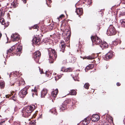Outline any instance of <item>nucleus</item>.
Listing matches in <instances>:
<instances>
[{"mask_svg":"<svg viewBox=\"0 0 125 125\" xmlns=\"http://www.w3.org/2000/svg\"><path fill=\"white\" fill-rule=\"evenodd\" d=\"M47 50L49 55V62L50 63H53L57 57V52L55 50L51 48H48Z\"/></svg>","mask_w":125,"mask_h":125,"instance_id":"nucleus-1","label":"nucleus"},{"mask_svg":"<svg viewBox=\"0 0 125 125\" xmlns=\"http://www.w3.org/2000/svg\"><path fill=\"white\" fill-rule=\"evenodd\" d=\"M34 105L28 106L24 108L22 110L21 112L23 116L28 117L30 115L31 113L35 108Z\"/></svg>","mask_w":125,"mask_h":125,"instance_id":"nucleus-2","label":"nucleus"},{"mask_svg":"<svg viewBox=\"0 0 125 125\" xmlns=\"http://www.w3.org/2000/svg\"><path fill=\"white\" fill-rule=\"evenodd\" d=\"M22 49V46H21V45H19L17 47V49L16 50V52H15V47L14 46H12L11 48H10L7 51V53L9 54V53H10L11 52H13L14 53L15 52V54H20L21 52V51Z\"/></svg>","mask_w":125,"mask_h":125,"instance_id":"nucleus-3","label":"nucleus"},{"mask_svg":"<svg viewBox=\"0 0 125 125\" xmlns=\"http://www.w3.org/2000/svg\"><path fill=\"white\" fill-rule=\"evenodd\" d=\"M29 89V87L27 86L21 90L19 93L20 97L22 98H24L28 93V91Z\"/></svg>","mask_w":125,"mask_h":125,"instance_id":"nucleus-4","label":"nucleus"},{"mask_svg":"<svg viewBox=\"0 0 125 125\" xmlns=\"http://www.w3.org/2000/svg\"><path fill=\"white\" fill-rule=\"evenodd\" d=\"M116 33L115 28L112 25H110L107 30V34L109 36H111L115 35Z\"/></svg>","mask_w":125,"mask_h":125,"instance_id":"nucleus-5","label":"nucleus"},{"mask_svg":"<svg viewBox=\"0 0 125 125\" xmlns=\"http://www.w3.org/2000/svg\"><path fill=\"white\" fill-rule=\"evenodd\" d=\"M41 52L39 51H37L33 54V57L34 60L37 63L39 62L41 56Z\"/></svg>","mask_w":125,"mask_h":125,"instance_id":"nucleus-6","label":"nucleus"},{"mask_svg":"<svg viewBox=\"0 0 125 125\" xmlns=\"http://www.w3.org/2000/svg\"><path fill=\"white\" fill-rule=\"evenodd\" d=\"M91 38L93 42L94 43L96 44L100 45L102 42L100 39L96 36H92Z\"/></svg>","mask_w":125,"mask_h":125,"instance_id":"nucleus-7","label":"nucleus"},{"mask_svg":"<svg viewBox=\"0 0 125 125\" xmlns=\"http://www.w3.org/2000/svg\"><path fill=\"white\" fill-rule=\"evenodd\" d=\"M76 102V101L75 100H74L72 99H67V100L65 101V103L67 104L68 106H72L74 105Z\"/></svg>","mask_w":125,"mask_h":125,"instance_id":"nucleus-8","label":"nucleus"},{"mask_svg":"<svg viewBox=\"0 0 125 125\" xmlns=\"http://www.w3.org/2000/svg\"><path fill=\"white\" fill-rule=\"evenodd\" d=\"M20 39L19 36L17 34H13L11 36V39L13 42H17Z\"/></svg>","mask_w":125,"mask_h":125,"instance_id":"nucleus-9","label":"nucleus"},{"mask_svg":"<svg viewBox=\"0 0 125 125\" xmlns=\"http://www.w3.org/2000/svg\"><path fill=\"white\" fill-rule=\"evenodd\" d=\"M113 53L112 52H109L107 53L105 56L104 58L105 60H107L111 59L112 57Z\"/></svg>","mask_w":125,"mask_h":125,"instance_id":"nucleus-10","label":"nucleus"},{"mask_svg":"<svg viewBox=\"0 0 125 125\" xmlns=\"http://www.w3.org/2000/svg\"><path fill=\"white\" fill-rule=\"evenodd\" d=\"M20 77L17 78L16 79V82L18 84V86H22L24 85L25 83V81L22 80H20Z\"/></svg>","mask_w":125,"mask_h":125,"instance_id":"nucleus-11","label":"nucleus"},{"mask_svg":"<svg viewBox=\"0 0 125 125\" xmlns=\"http://www.w3.org/2000/svg\"><path fill=\"white\" fill-rule=\"evenodd\" d=\"M82 1L83 4H85V6L88 7L92 3V0H81Z\"/></svg>","mask_w":125,"mask_h":125,"instance_id":"nucleus-12","label":"nucleus"},{"mask_svg":"<svg viewBox=\"0 0 125 125\" xmlns=\"http://www.w3.org/2000/svg\"><path fill=\"white\" fill-rule=\"evenodd\" d=\"M61 45L60 47L61 48V51L62 52H64L66 47V45L64 41H61L60 42Z\"/></svg>","mask_w":125,"mask_h":125,"instance_id":"nucleus-13","label":"nucleus"},{"mask_svg":"<svg viewBox=\"0 0 125 125\" xmlns=\"http://www.w3.org/2000/svg\"><path fill=\"white\" fill-rule=\"evenodd\" d=\"M100 119L99 116L97 114L93 115L91 118L92 120L94 122H97Z\"/></svg>","mask_w":125,"mask_h":125,"instance_id":"nucleus-14","label":"nucleus"},{"mask_svg":"<svg viewBox=\"0 0 125 125\" xmlns=\"http://www.w3.org/2000/svg\"><path fill=\"white\" fill-rule=\"evenodd\" d=\"M100 47L103 49L107 48L108 47V44L105 42H102L100 45Z\"/></svg>","mask_w":125,"mask_h":125,"instance_id":"nucleus-15","label":"nucleus"},{"mask_svg":"<svg viewBox=\"0 0 125 125\" xmlns=\"http://www.w3.org/2000/svg\"><path fill=\"white\" fill-rule=\"evenodd\" d=\"M41 40V39L38 36L34 37L33 38L32 41L34 43H37L38 42H39Z\"/></svg>","mask_w":125,"mask_h":125,"instance_id":"nucleus-16","label":"nucleus"},{"mask_svg":"<svg viewBox=\"0 0 125 125\" xmlns=\"http://www.w3.org/2000/svg\"><path fill=\"white\" fill-rule=\"evenodd\" d=\"M48 90L46 89H43L41 93V96L42 97H44L47 94Z\"/></svg>","mask_w":125,"mask_h":125,"instance_id":"nucleus-17","label":"nucleus"},{"mask_svg":"<svg viewBox=\"0 0 125 125\" xmlns=\"http://www.w3.org/2000/svg\"><path fill=\"white\" fill-rule=\"evenodd\" d=\"M19 3H18L17 0H14L11 3V6L13 8H15L18 6Z\"/></svg>","mask_w":125,"mask_h":125,"instance_id":"nucleus-18","label":"nucleus"},{"mask_svg":"<svg viewBox=\"0 0 125 125\" xmlns=\"http://www.w3.org/2000/svg\"><path fill=\"white\" fill-rule=\"evenodd\" d=\"M69 107L68 106L67 104L65 103V101L62 104V106L60 107V108L61 110L63 111L65 109L68 108Z\"/></svg>","mask_w":125,"mask_h":125,"instance_id":"nucleus-19","label":"nucleus"},{"mask_svg":"<svg viewBox=\"0 0 125 125\" xmlns=\"http://www.w3.org/2000/svg\"><path fill=\"white\" fill-rule=\"evenodd\" d=\"M75 12L79 16L82 15L83 13V9L82 8H76Z\"/></svg>","mask_w":125,"mask_h":125,"instance_id":"nucleus-20","label":"nucleus"},{"mask_svg":"<svg viewBox=\"0 0 125 125\" xmlns=\"http://www.w3.org/2000/svg\"><path fill=\"white\" fill-rule=\"evenodd\" d=\"M90 122L89 119L88 118H86L84 120L81 122V123L84 125H86L88 124Z\"/></svg>","mask_w":125,"mask_h":125,"instance_id":"nucleus-21","label":"nucleus"},{"mask_svg":"<svg viewBox=\"0 0 125 125\" xmlns=\"http://www.w3.org/2000/svg\"><path fill=\"white\" fill-rule=\"evenodd\" d=\"M58 91L57 89L52 91L51 93V95L53 97H56L58 93Z\"/></svg>","mask_w":125,"mask_h":125,"instance_id":"nucleus-22","label":"nucleus"},{"mask_svg":"<svg viewBox=\"0 0 125 125\" xmlns=\"http://www.w3.org/2000/svg\"><path fill=\"white\" fill-rule=\"evenodd\" d=\"M31 91L32 92V96L33 97H34V96L35 95H38V94L37 93V91L36 87H35L34 89H32Z\"/></svg>","mask_w":125,"mask_h":125,"instance_id":"nucleus-23","label":"nucleus"},{"mask_svg":"<svg viewBox=\"0 0 125 125\" xmlns=\"http://www.w3.org/2000/svg\"><path fill=\"white\" fill-rule=\"evenodd\" d=\"M94 65L93 64H89L88 66H87L85 69L86 72L87 71L86 70L88 71L90 69H92L94 67Z\"/></svg>","mask_w":125,"mask_h":125,"instance_id":"nucleus-24","label":"nucleus"},{"mask_svg":"<svg viewBox=\"0 0 125 125\" xmlns=\"http://www.w3.org/2000/svg\"><path fill=\"white\" fill-rule=\"evenodd\" d=\"M76 57L74 56H72L69 60V62L74 63L76 62Z\"/></svg>","mask_w":125,"mask_h":125,"instance_id":"nucleus-25","label":"nucleus"},{"mask_svg":"<svg viewBox=\"0 0 125 125\" xmlns=\"http://www.w3.org/2000/svg\"><path fill=\"white\" fill-rule=\"evenodd\" d=\"M121 42V41L119 40H116L114 41L113 42V44L114 45L116 46L118 43L119 44H120Z\"/></svg>","mask_w":125,"mask_h":125,"instance_id":"nucleus-26","label":"nucleus"},{"mask_svg":"<svg viewBox=\"0 0 125 125\" xmlns=\"http://www.w3.org/2000/svg\"><path fill=\"white\" fill-rule=\"evenodd\" d=\"M95 57L94 55L91 56L85 57L83 59H87L88 60H92L94 59Z\"/></svg>","mask_w":125,"mask_h":125,"instance_id":"nucleus-27","label":"nucleus"},{"mask_svg":"<svg viewBox=\"0 0 125 125\" xmlns=\"http://www.w3.org/2000/svg\"><path fill=\"white\" fill-rule=\"evenodd\" d=\"M100 21L98 22V23L97 25H96L95 26V29H96V30L97 31H98L100 29V24L101 23H100Z\"/></svg>","mask_w":125,"mask_h":125,"instance_id":"nucleus-28","label":"nucleus"},{"mask_svg":"<svg viewBox=\"0 0 125 125\" xmlns=\"http://www.w3.org/2000/svg\"><path fill=\"white\" fill-rule=\"evenodd\" d=\"M65 34L66 35V36L67 37L66 38H67L68 39V40L71 36L70 31L68 30L67 31V33H65Z\"/></svg>","mask_w":125,"mask_h":125,"instance_id":"nucleus-29","label":"nucleus"},{"mask_svg":"<svg viewBox=\"0 0 125 125\" xmlns=\"http://www.w3.org/2000/svg\"><path fill=\"white\" fill-rule=\"evenodd\" d=\"M120 22L122 26L123 27H125V19L121 20Z\"/></svg>","mask_w":125,"mask_h":125,"instance_id":"nucleus-30","label":"nucleus"},{"mask_svg":"<svg viewBox=\"0 0 125 125\" xmlns=\"http://www.w3.org/2000/svg\"><path fill=\"white\" fill-rule=\"evenodd\" d=\"M51 111L52 114H53L56 115H57L58 114L56 109L55 108H52L51 110Z\"/></svg>","mask_w":125,"mask_h":125,"instance_id":"nucleus-31","label":"nucleus"},{"mask_svg":"<svg viewBox=\"0 0 125 125\" xmlns=\"http://www.w3.org/2000/svg\"><path fill=\"white\" fill-rule=\"evenodd\" d=\"M6 121L5 119H1L0 121V125H4L5 121Z\"/></svg>","mask_w":125,"mask_h":125,"instance_id":"nucleus-32","label":"nucleus"},{"mask_svg":"<svg viewBox=\"0 0 125 125\" xmlns=\"http://www.w3.org/2000/svg\"><path fill=\"white\" fill-rule=\"evenodd\" d=\"M76 94V91L73 90H71L70 92V94L71 95H75Z\"/></svg>","mask_w":125,"mask_h":125,"instance_id":"nucleus-33","label":"nucleus"},{"mask_svg":"<svg viewBox=\"0 0 125 125\" xmlns=\"http://www.w3.org/2000/svg\"><path fill=\"white\" fill-rule=\"evenodd\" d=\"M73 70V69L71 68H69L64 70V71L66 72H72Z\"/></svg>","mask_w":125,"mask_h":125,"instance_id":"nucleus-34","label":"nucleus"},{"mask_svg":"<svg viewBox=\"0 0 125 125\" xmlns=\"http://www.w3.org/2000/svg\"><path fill=\"white\" fill-rule=\"evenodd\" d=\"M5 21L4 19L2 18L1 17H0V22L2 24L4 25L5 24Z\"/></svg>","mask_w":125,"mask_h":125,"instance_id":"nucleus-35","label":"nucleus"},{"mask_svg":"<svg viewBox=\"0 0 125 125\" xmlns=\"http://www.w3.org/2000/svg\"><path fill=\"white\" fill-rule=\"evenodd\" d=\"M5 86V83L3 82H0V87L1 89H3Z\"/></svg>","mask_w":125,"mask_h":125,"instance_id":"nucleus-36","label":"nucleus"},{"mask_svg":"<svg viewBox=\"0 0 125 125\" xmlns=\"http://www.w3.org/2000/svg\"><path fill=\"white\" fill-rule=\"evenodd\" d=\"M90 85L88 83H85L84 86V87L86 89H89Z\"/></svg>","mask_w":125,"mask_h":125,"instance_id":"nucleus-37","label":"nucleus"},{"mask_svg":"<svg viewBox=\"0 0 125 125\" xmlns=\"http://www.w3.org/2000/svg\"><path fill=\"white\" fill-rule=\"evenodd\" d=\"M16 95V94H15L14 95L10 97L11 99L13 100L14 101L16 100L17 97L15 95Z\"/></svg>","mask_w":125,"mask_h":125,"instance_id":"nucleus-38","label":"nucleus"},{"mask_svg":"<svg viewBox=\"0 0 125 125\" xmlns=\"http://www.w3.org/2000/svg\"><path fill=\"white\" fill-rule=\"evenodd\" d=\"M36 122L35 120H32L30 122V124L31 125H36Z\"/></svg>","mask_w":125,"mask_h":125,"instance_id":"nucleus-39","label":"nucleus"},{"mask_svg":"<svg viewBox=\"0 0 125 125\" xmlns=\"http://www.w3.org/2000/svg\"><path fill=\"white\" fill-rule=\"evenodd\" d=\"M122 3V4H125V0H119V5L120 4Z\"/></svg>","mask_w":125,"mask_h":125,"instance_id":"nucleus-40","label":"nucleus"},{"mask_svg":"<svg viewBox=\"0 0 125 125\" xmlns=\"http://www.w3.org/2000/svg\"><path fill=\"white\" fill-rule=\"evenodd\" d=\"M14 125H20V122H19L18 121L14 122L13 124Z\"/></svg>","mask_w":125,"mask_h":125,"instance_id":"nucleus-41","label":"nucleus"},{"mask_svg":"<svg viewBox=\"0 0 125 125\" xmlns=\"http://www.w3.org/2000/svg\"><path fill=\"white\" fill-rule=\"evenodd\" d=\"M3 10L2 8L0 9V17L2 16L3 15Z\"/></svg>","mask_w":125,"mask_h":125,"instance_id":"nucleus-42","label":"nucleus"},{"mask_svg":"<svg viewBox=\"0 0 125 125\" xmlns=\"http://www.w3.org/2000/svg\"><path fill=\"white\" fill-rule=\"evenodd\" d=\"M32 27L33 29H38L39 28V26L37 24L33 26H32Z\"/></svg>","mask_w":125,"mask_h":125,"instance_id":"nucleus-43","label":"nucleus"},{"mask_svg":"<svg viewBox=\"0 0 125 125\" xmlns=\"http://www.w3.org/2000/svg\"><path fill=\"white\" fill-rule=\"evenodd\" d=\"M13 95L12 93H11L10 94H8L6 95L5 96V97L6 98H9L12 95Z\"/></svg>","mask_w":125,"mask_h":125,"instance_id":"nucleus-44","label":"nucleus"},{"mask_svg":"<svg viewBox=\"0 0 125 125\" xmlns=\"http://www.w3.org/2000/svg\"><path fill=\"white\" fill-rule=\"evenodd\" d=\"M125 13L123 12H120L119 14V16L120 17L121 16H123L125 14Z\"/></svg>","mask_w":125,"mask_h":125,"instance_id":"nucleus-45","label":"nucleus"},{"mask_svg":"<svg viewBox=\"0 0 125 125\" xmlns=\"http://www.w3.org/2000/svg\"><path fill=\"white\" fill-rule=\"evenodd\" d=\"M46 0V4L48 6H49L48 4V2H49L50 3H51L52 2L51 0Z\"/></svg>","mask_w":125,"mask_h":125,"instance_id":"nucleus-46","label":"nucleus"},{"mask_svg":"<svg viewBox=\"0 0 125 125\" xmlns=\"http://www.w3.org/2000/svg\"><path fill=\"white\" fill-rule=\"evenodd\" d=\"M64 17V16L63 14H62L59 17L58 19H62V18Z\"/></svg>","mask_w":125,"mask_h":125,"instance_id":"nucleus-47","label":"nucleus"},{"mask_svg":"<svg viewBox=\"0 0 125 125\" xmlns=\"http://www.w3.org/2000/svg\"><path fill=\"white\" fill-rule=\"evenodd\" d=\"M62 63L63 64H65L66 63H67V60L66 59H65L63 60V61H62Z\"/></svg>","mask_w":125,"mask_h":125,"instance_id":"nucleus-48","label":"nucleus"},{"mask_svg":"<svg viewBox=\"0 0 125 125\" xmlns=\"http://www.w3.org/2000/svg\"><path fill=\"white\" fill-rule=\"evenodd\" d=\"M39 70H40V72L41 74L43 73V71L42 69H40V68Z\"/></svg>","mask_w":125,"mask_h":125,"instance_id":"nucleus-49","label":"nucleus"},{"mask_svg":"<svg viewBox=\"0 0 125 125\" xmlns=\"http://www.w3.org/2000/svg\"><path fill=\"white\" fill-rule=\"evenodd\" d=\"M55 79L56 81L58 80L59 79V77L58 76H55Z\"/></svg>","mask_w":125,"mask_h":125,"instance_id":"nucleus-50","label":"nucleus"},{"mask_svg":"<svg viewBox=\"0 0 125 125\" xmlns=\"http://www.w3.org/2000/svg\"><path fill=\"white\" fill-rule=\"evenodd\" d=\"M116 85L117 86H119L120 85L121 83L119 82H117L116 83Z\"/></svg>","mask_w":125,"mask_h":125,"instance_id":"nucleus-51","label":"nucleus"},{"mask_svg":"<svg viewBox=\"0 0 125 125\" xmlns=\"http://www.w3.org/2000/svg\"><path fill=\"white\" fill-rule=\"evenodd\" d=\"M5 26L6 27H7L8 25H9V23H5Z\"/></svg>","mask_w":125,"mask_h":125,"instance_id":"nucleus-52","label":"nucleus"},{"mask_svg":"<svg viewBox=\"0 0 125 125\" xmlns=\"http://www.w3.org/2000/svg\"><path fill=\"white\" fill-rule=\"evenodd\" d=\"M109 123H108L107 122H105L104 124V125H109Z\"/></svg>","mask_w":125,"mask_h":125,"instance_id":"nucleus-53","label":"nucleus"},{"mask_svg":"<svg viewBox=\"0 0 125 125\" xmlns=\"http://www.w3.org/2000/svg\"><path fill=\"white\" fill-rule=\"evenodd\" d=\"M24 3H26V2L27 0H21Z\"/></svg>","mask_w":125,"mask_h":125,"instance_id":"nucleus-54","label":"nucleus"},{"mask_svg":"<svg viewBox=\"0 0 125 125\" xmlns=\"http://www.w3.org/2000/svg\"><path fill=\"white\" fill-rule=\"evenodd\" d=\"M99 12H100V13L101 14V15H102L103 14V12L102 11V10H101L100 11H99Z\"/></svg>","mask_w":125,"mask_h":125,"instance_id":"nucleus-55","label":"nucleus"},{"mask_svg":"<svg viewBox=\"0 0 125 125\" xmlns=\"http://www.w3.org/2000/svg\"><path fill=\"white\" fill-rule=\"evenodd\" d=\"M72 76V77L73 78V79H74V80L75 81H76V79H75V77H74V76L73 75V76Z\"/></svg>","mask_w":125,"mask_h":125,"instance_id":"nucleus-56","label":"nucleus"},{"mask_svg":"<svg viewBox=\"0 0 125 125\" xmlns=\"http://www.w3.org/2000/svg\"><path fill=\"white\" fill-rule=\"evenodd\" d=\"M57 76L58 77L59 79L60 78L62 77V76L60 75H58V76Z\"/></svg>","mask_w":125,"mask_h":125,"instance_id":"nucleus-57","label":"nucleus"},{"mask_svg":"<svg viewBox=\"0 0 125 125\" xmlns=\"http://www.w3.org/2000/svg\"><path fill=\"white\" fill-rule=\"evenodd\" d=\"M53 26H54V25L52 24V26H51V28H51V29H53Z\"/></svg>","mask_w":125,"mask_h":125,"instance_id":"nucleus-58","label":"nucleus"},{"mask_svg":"<svg viewBox=\"0 0 125 125\" xmlns=\"http://www.w3.org/2000/svg\"><path fill=\"white\" fill-rule=\"evenodd\" d=\"M33 28V27H29V29L30 30H31V29H32Z\"/></svg>","mask_w":125,"mask_h":125,"instance_id":"nucleus-59","label":"nucleus"},{"mask_svg":"<svg viewBox=\"0 0 125 125\" xmlns=\"http://www.w3.org/2000/svg\"><path fill=\"white\" fill-rule=\"evenodd\" d=\"M123 121L125 123V118H124Z\"/></svg>","mask_w":125,"mask_h":125,"instance_id":"nucleus-60","label":"nucleus"},{"mask_svg":"<svg viewBox=\"0 0 125 125\" xmlns=\"http://www.w3.org/2000/svg\"><path fill=\"white\" fill-rule=\"evenodd\" d=\"M42 116V114H41V115H40V116H39V117H41V116Z\"/></svg>","mask_w":125,"mask_h":125,"instance_id":"nucleus-61","label":"nucleus"},{"mask_svg":"<svg viewBox=\"0 0 125 125\" xmlns=\"http://www.w3.org/2000/svg\"><path fill=\"white\" fill-rule=\"evenodd\" d=\"M67 39H66V41H67V40L68 41L69 40H68V39L67 38ZM68 40H69V39Z\"/></svg>","mask_w":125,"mask_h":125,"instance_id":"nucleus-62","label":"nucleus"},{"mask_svg":"<svg viewBox=\"0 0 125 125\" xmlns=\"http://www.w3.org/2000/svg\"><path fill=\"white\" fill-rule=\"evenodd\" d=\"M72 75H73V74H71V76H72Z\"/></svg>","mask_w":125,"mask_h":125,"instance_id":"nucleus-63","label":"nucleus"},{"mask_svg":"<svg viewBox=\"0 0 125 125\" xmlns=\"http://www.w3.org/2000/svg\"><path fill=\"white\" fill-rule=\"evenodd\" d=\"M12 93H14V92H12Z\"/></svg>","mask_w":125,"mask_h":125,"instance_id":"nucleus-64","label":"nucleus"}]
</instances>
